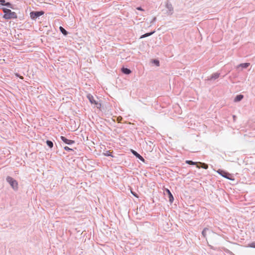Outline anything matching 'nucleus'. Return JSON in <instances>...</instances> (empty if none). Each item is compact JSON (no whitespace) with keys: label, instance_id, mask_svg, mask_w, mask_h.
Returning <instances> with one entry per match:
<instances>
[{"label":"nucleus","instance_id":"nucleus-29","mask_svg":"<svg viewBox=\"0 0 255 255\" xmlns=\"http://www.w3.org/2000/svg\"><path fill=\"white\" fill-rule=\"evenodd\" d=\"M233 118H234V119H235L236 116H233Z\"/></svg>","mask_w":255,"mask_h":255},{"label":"nucleus","instance_id":"nucleus-21","mask_svg":"<svg viewBox=\"0 0 255 255\" xmlns=\"http://www.w3.org/2000/svg\"><path fill=\"white\" fill-rule=\"evenodd\" d=\"M247 247L255 248V242L249 244Z\"/></svg>","mask_w":255,"mask_h":255},{"label":"nucleus","instance_id":"nucleus-18","mask_svg":"<svg viewBox=\"0 0 255 255\" xmlns=\"http://www.w3.org/2000/svg\"><path fill=\"white\" fill-rule=\"evenodd\" d=\"M5 6H6L7 7L10 8L14 9V5L9 2H6L5 4Z\"/></svg>","mask_w":255,"mask_h":255},{"label":"nucleus","instance_id":"nucleus-7","mask_svg":"<svg viewBox=\"0 0 255 255\" xmlns=\"http://www.w3.org/2000/svg\"><path fill=\"white\" fill-rule=\"evenodd\" d=\"M60 138L64 142L68 145H71L75 143L74 140L68 139L63 136H61Z\"/></svg>","mask_w":255,"mask_h":255},{"label":"nucleus","instance_id":"nucleus-27","mask_svg":"<svg viewBox=\"0 0 255 255\" xmlns=\"http://www.w3.org/2000/svg\"><path fill=\"white\" fill-rule=\"evenodd\" d=\"M156 20V17H154L152 20L151 21L150 23H152L153 22H154V21H155Z\"/></svg>","mask_w":255,"mask_h":255},{"label":"nucleus","instance_id":"nucleus-11","mask_svg":"<svg viewBox=\"0 0 255 255\" xmlns=\"http://www.w3.org/2000/svg\"><path fill=\"white\" fill-rule=\"evenodd\" d=\"M244 98V96L243 95L240 94L238 95L234 99V101L235 102H238L241 101Z\"/></svg>","mask_w":255,"mask_h":255},{"label":"nucleus","instance_id":"nucleus-10","mask_svg":"<svg viewBox=\"0 0 255 255\" xmlns=\"http://www.w3.org/2000/svg\"><path fill=\"white\" fill-rule=\"evenodd\" d=\"M220 74L219 73H215L211 75L210 78H208V80H216L218 79L220 76Z\"/></svg>","mask_w":255,"mask_h":255},{"label":"nucleus","instance_id":"nucleus-5","mask_svg":"<svg viewBox=\"0 0 255 255\" xmlns=\"http://www.w3.org/2000/svg\"><path fill=\"white\" fill-rule=\"evenodd\" d=\"M87 98L89 99L90 102L92 104H94L96 106V107L98 108H99L100 107H101V104L99 103L98 102H97L95 99H94V97L89 94L87 95Z\"/></svg>","mask_w":255,"mask_h":255},{"label":"nucleus","instance_id":"nucleus-2","mask_svg":"<svg viewBox=\"0 0 255 255\" xmlns=\"http://www.w3.org/2000/svg\"><path fill=\"white\" fill-rule=\"evenodd\" d=\"M6 180L14 191H17L18 190V184L16 180L8 176L6 177Z\"/></svg>","mask_w":255,"mask_h":255},{"label":"nucleus","instance_id":"nucleus-4","mask_svg":"<svg viewBox=\"0 0 255 255\" xmlns=\"http://www.w3.org/2000/svg\"><path fill=\"white\" fill-rule=\"evenodd\" d=\"M220 175H221V176H222L223 177L227 178V179H230V180H233L231 177H232V175L231 174H230L229 173L224 171V170H221V169H219L217 171Z\"/></svg>","mask_w":255,"mask_h":255},{"label":"nucleus","instance_id":"nucleus-25","mask_svg":"<svg viewBox=\"0 0 255 255\" xmlns=\"http://www.w3.org/2000/svg\"><path fill=\"white\" fill-rule=\"evenodd\" d=\"M5 0H0V3L2 5H4L5 6Z\"/></svg>","mask_w":255,"mask_h":255},{"label":"nucleus","instance_id":"nucleus-20","mask_svg":"<svg viewBox=\"0 0 255 255\" xmlns=\"http://www.w3.org/2000/svg\"><path fill=\"white\" fill-rule=\"evenodd\" d=\"M199 164H200L201 165V167L204 168V169H208V164L205 163H202V162H199Z\"/></svg>","mask_w":255,"mask_h":255},{"label":"nucleus","instance_id":"nucleus-19","mask_svg":"<svg viewBox=\"0 0 255 255\" xmlns=\"http://www.w3.org/2000/svg\"><path fill=\"white\" fill-rule=\"evenodd\" d=\"M186 163L188 164L193 165H196L198 163V162H194L192 160H186Z\"/></svg>","mask_w":255,"mask_h":255},{"label":"nucleus","instance_id":"nucleus-12","mask_svg":"<svg viewBox=\"0 0 255 255\" xmlns=\"http://www.w3.org/2000/svg\"><path fill=\"white\" fill-rule=\"evenodd\" d=\"M250 65V63H242L237 66V68L239 67H242V68H247Z\"/></svg>","mask_w":255,"mask_h":255},{"label":"nucleus","instance_id":"nucleus-13","mask_svg":"<svg viewBox=\"0 0 255 255\" xmlns=\"http://www.w3.org/2000/svg\"><path fill=\"white\" fill-rule=\"evenodd\" d=\"M122 71L123 73L125 74H129L131 72V70L125 67H123L122 69Z\"/></svg>","mask_w":255,"mask_h":255},{"label":"nucleus","instance_id":"nucleus-15","mask_svg":"<svg viewBox=\"0 0 255 255\" xmlns=\"http://www.w3.org/2000/svg\"><path fill=\"white\" fill-rule=\"evenodd\" d=\"M59 29L60 32L64 35H67L68 34V32L63 27L60 26Z\"/></svg>","mask_w":255,"mask_h":255},{"label":"nucleus","instance_id":"nucleus-26","mask_svg":"<svg viewBox=\"0 0 255 255\" xmlns=\"http://www.w3.org/2000/svg\"><path fill=\"white\" fill-rule=\"evenodd\" d=\"M131 193H132V194L134 196H135V197H138V196H137V194H136L135 193H134V192H132V191H131Z\"/></svg>","mask_w":255,"mask_h":255},{"label":"nucleus","instance_id":"nucleus-22","mask_svg":"<svg viewBox=\"0 0 255 255\" xmlns=\"http://www.w3.org/2000/svg\"><path fill=\"white\" fill-rule=\"evenodd\" d=\"M104 154H105V155L107 156H113L112 155V152H111L110 151H109V150L106 151V152L104 153Z\"/></svg>","mask_w":255,"mask_h":255},{"label":"nucleus","instance_id":"nucleus-6","mask_svg":"<svg viewBox=\"0 0 255 255\" xmlns=\"http://www.w3.org/2000/svg\"><path fill=\"white\" fill-rule=\"evenodd\" d=\"M165 6L168 9L167 14L172 15L173 13V7L172 4L170 2H167Z\"/></svg>","mask_w":255,"mask_h":255},{"label":"nucleus","instance_id":"nucleus-1","mask_svg":"<svg viewBox=\"0 0 255 255\" xmlns=\"http://www.w3.org/2000/svg\"><path fill=\"white\" fill-rule=\"evenodd\" d=\"M1 9L4 13V14L3 16V18L4 19H10L17 18V14L15 12L11 11L10 9L4 7H2Z\"/></svg>","mask_w":255,"mask_h":255},{"label":"nucleus","instance_id":"nucleus-9","mask_svg":"<svg viewBox=\"0 0 255 255\" xmlns=\"http://www.w3.org/2000/svg\"><path fill=\"white\" fill-rule=\"evenodd\" d=\"M165 191L166 192V193L168 194V198H169V201L170 203H172L173 200H174V198H173V196L172 194V193H171V192L170 191V190L168 189H166L165 190Z\"/></svg>","mask_w":255,"mask_h":255},{"label":"nucleus","instance_id":"nucleus-17","mask_svg":"<svg viewBox=\"0 0 255 255\" xmlns=\"http://www.w3.org/2000/svg\"><path fill=\"white\" fill-rule=\"evenodd\" d=\"M46 144L50 148H52L53 146V143L51 140H47L46 141Z\"/></svg>","mask_w":255,"mask_h":255},{"label":"nucleus","instance_id":"nucleus-8","mask_svg":"<svg viewBox=\"0 0 255 255\" xmlns=\"http://www.w3.org/2000/svg\"><path fill=\"white\" fill-rule=\"evenodd\" d=\"M131 152L136 158L139 159L140 160L143 162H145V160L143 158V157L142 156H141L139 154H138L136 151H135L134 150H131Z\"/></svg>","mask_w":255,"mask_h":255},{"label":"nucleus","instance_id":"nucleus-28","mask_svg":"<svg viewBox=\"0 0 255 255\" xmlns=\"http://www.w3.org/2000/svg\"><path fill=\"white\" fill-rule=\"evenodd\" d=\"M136 9L139 10H143V9L141 7H137Z\"/></svg>","mask_w":255,"mask_h":255},{"label":"nucleus","instance_id":"nucleus-16","mask_svg":"<svg viewBox=\"0 0 255 255\" xmlns=\"http://www.w3.org/2000/svg\"><path fill=\"white\" fill-rule=\"evenodd\" d=\"M209 229L207 228H205L202 231V236L204 237V238H206V233H207V231H208Z\"/></svg>","mask_w":255,"mask_h":255},{"label":"nucleus","instance_id":"nucleus-23","mask_svg":"<svg viewBox=\"0 0 255 255\" xmlns=\"http://www.w3.org/2000/svg\"><path fill=\"white\" fill-rule=\"evenodd\" d=\"M153 63L157 66H159V62L158 60L155 59L153 60Z\"/></svg>","mask_w":255,"mask_h":255},{"label":"nucleus","instance_id":"nucleus-3","mask_svg":"<svg viewBox=\"0 0 255 255\" xmlns=\"http://www.w3.org/2000/svg\"><path fill=\"white\" fill-rule=\"evenodd\" d=\"M44 13L43 11H33L30 13V17L32 19H35L39 16L42 15Z\"/></svg>","mask_w":255,"mask_h":255},{"label":"nucleus","instance_id":"nucleus-14","mask_svg":"<svg viewBox=\"0 0 255 255\" xmlns=\"http://www.w3.org/2000/svg\"><path fill=\"white\" fill-rule=\"evenodd\" d=\"M154 32H155V31H153L150 32L146 33H145L144 34L140 36V38H144V37L150 36L152 34H153Z\"/></svg>","mask_w":255,"mask_h":255},{"label":"nucleus","instance_id":"nucleus-24","mask_svg":"<svg viewBox=\"0 0 255 255\" xmlns=\"http://www.w3.org/2000/svg\"><path fill=\"white\" fill-rule=\"evenodd\" d=\"M64 148L66 151H73V150L72 148H70L68 146H65L64 147Z\"/></svg>","mask_w":255,"mask_h":255}]
</instances>
